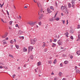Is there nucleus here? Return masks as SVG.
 Instances as JSON below:
<instances>
[{
    "instance_id": "1",
    "label": "nucleus",
    "mask_w": 80,
    "mask_h": 80,
    "mask_svg": "<svg viewBox=\"0 0 80 80\" xmlns=\"http://www.w3.org/2000/svg\"><path fill=\"white\" fill-rule=\"evenodd\" d=\"M61 9V10L63 12H64L66 14H68V10L67 9L66 6H62Z\"/></svg>"
},
{
    "instance_id": "2",
    "label": "nucleus",
    "mask_w": 80,
    "mask_h": 80,
    "mask_svg": "<svg viewBox=\"0 0 80 80\" xmlns=\"http://www.w3.org/2000/svg\"><path fill=\"white\" fill-rule=\"evenodd\" d=\"M37 39L36 38H35L33 39H31V44L32 45H34L35 43V42H37Z\"/></svg>"
},
{
    "instance_id": "3",
    "label": "nucleus",
    "mask_w": 80,
    "mask_h": 80,
    "mask_svg": "<svg viewBox=\"0 0 80 80\" xmlns=\"http://www.w3.org/2000/svg\"><path fill=\"white\" fill-rule=\"evenodd\" d=\"M58 43L60 46V45H62L63 44V41L60 40H58Z\"/></svg>"
},
{
    "instance_id": "4",
    "label": "nucleus",
    "mask_w": 80,
    "mask_h": 80,
    "mask_svg": "<svg viewBox=\"0 0 80 80\" xmlns=\"http://www.w3.org/2000/svg\"><path fill=\"white\" fill-rule=\"evenodd\" d=\"M33 49V47L32 46H30L28 47V50L29 51V52H30V51L31 50V52H32V50Z\"/></svg>"
},
{
    "instance_id": "5",
    "label": "nucleus",
    "mask_w": 80,
    "mask_h": 80,
    "mask_svg": "<svg viewBox=\"0 0 80 80\" xmlns=\"http://www.w3.org/2000/svg\"><path fill=\"white\" fill-rule=\"evenodd\" d=\"M8 35V33L7 32L5 34L2 36V38H5L6 37H7V36Z\"/></svg>"
},
{
    "instance_id": "6",
    "label": "nucleus",
    "mask_w": 80,
    "mask_h": 80,
    "mask_svg": "<svg viewBox=\"0 0 80 80\" xmlns=\"http://www.w3.org/2000/svg\"><path fill=\"white\" fill-rule=\"evenodd\" d=\"M47 11L48 13H52V11L48 8H47Z\"/></svg>"
},
{
    "instance_id": "7",
    "label": "nucleus",
    "mask_w": 80,
    "mask_h": 80,
    "mask_svg": "<svg viewBox=\"0 0 80 80\" xmlns=\"http://www.w3.org/2000/svg\"><path fill=\"white\" fill-rule=\"evenodd\" d=\"M22 33H23V32L21 30H19L18 32V34L19 35H21V34H22Z\"/></svg>"
},
{
    "instance_id": "8",
    "label": "nucleus",
    "mask_w": 80,
    "mask_h": 80,
    "mask_svg": "<svg viewBox=\"0 0 80 80\" xmlns=\"http://www.w3.org/2000/svg\"><path fill=\"white\" fill-rule=\"evenodd\" d=\"M50 9H51V10H52L53 11H54V8H53V7L51 6L50 7Z\"/></svg>"
},
{
    "instance_id": "9",
    "label": "nucleus",
    "mask_w": 80,
    "mask_h": 80,
    "mask_svg": "<svg viewBox=\"0 0 80 80\" xmlns=\"http://www.w3.org/2000/svg\"><path fill=\"white\" fill-rule=\"evenodd\" d=\"M76 72L77 73H80V70L78 69H77L76 71Z\"/></svg>"
},
{
    "instance_id": "10",
    "label": "nucleus",
    "mask_w": 80,
    "mask_h": 80,
    "mask_svg": "<svg viewBox=\"0 0 80 80\" xmlns=\"http://www.w3.org/2000/svg\"><path fill=\"white\" fill-rule=\"evenodd\" d=\"M43 17V14H41V16H40L39 17V19L40 20V19H41V18H42Z\"/></svg>"
},
{
    "instance_id": "11",
    "label": "nucleus",
    "mask_w": 80,
    "mask_h": 80,
    "mask_svg": "<svg viewBox=\"0 0 80 80\" xmlns=\"http://www.w3.org/2000/svg\"><path fill=\"white\" fill-rule=\"evenodd\" d=\"M64 64H65V65H67V64H68V61H65L64 62Z\"/></svg>"
},
{
    "instance_id": "12",
    "label": "nucleus",
    "mask_w": 80,
    "mask_h": 80,
    "mask_svg": "<svg viewBox=\"0 0 80 80\" xmlns=\"http://www.w3.org/2000/svg\"><path fill=\"white\" fill-rule=\"evenodd\" d=\"M37 23V22H32V26L34 25L35 24H36Z\"/></svg>"
},
{
    "instance_id": "13",
    "label": "nucleus",
    "mask_w": 80,
    "mask_h": 80,
    "mask_svg": "<svg viewBox=\"0 0 80 80\" xmlns=\"http://www.w3.org/2000/svg\"><path fill=\"white\" fill-rule=\"evenodd\" d=\"M55 20L56 21H59V20H60V18L58 17H57L55 19Z\"/></svg>"
},
{
    "instance_id": "14",
    "label": "nucleus",
    "mask_w": 80,
    "mask_h": 80,
    "mask_svg": "<svg viewBox=\"0 0 80 80\" xmlns=\"http://www.w3.org/2000/svg\"><path fill=\"white\" fill-rule=\"evenodd\" d=\"M28 24H29L31 26H32V21L29 22H28Z\"/></svg>"
},
{
    "instance_id": "15",
    "label": "nucleus",
    "mask_w": 80,
    "mask_h": 80,
    "mask_svg": "<svg viewBox=\"0 0 80 80\" xmlns=\"http://www.w3.org/2000/svg\"><path fill=\"white\" fill-rule=\"evenodd\" d=\"M65 35L67 37H68V32H67L66 33H65Z\"/></svg>"
},
{
    "instance_id": "16",
    "label": "nucleus",
    "mask_w": 80,
    "mask_h": 80,
    "mask_svg": "<svg viewBox=\"0 0 80 80\" xmlns=\"http://www.w3.org/2000/svg\"><path fill=\"white\" fill-rule=\"evenodd\" d=\"M42 63L41 62H39L38 63V65H37V66H40V65H41V64Z\"/></svg>"
},
{
    "instance_id": "17",
    "label": "nucleus",
    "mask_w": 80,
    "mask_h": 80,
    "mask_svg": "<svg viewBox=\"0 0 80 80\" xmlns=\"http://www.w3.org/2000/svg\"><path fill=\"white\" fill-rule=\"evenodd\" d=\"M42 44V47H45V46L46 45V44H45V42H43Z\"/></svg>"
},
{
    "instance_id": "18",
    "label": "nucleus",
    "mask_w": 80,
    "mask_h": 80,
    "mask_svg": "<svg viewBox=\"0 0 80 80\" xmlns=\"http://www.w3.org/2000/svg\"><path fill=\"white\" fill-rule=\"evenodd\" d=\"M52 47H56V44L54 43H52Z\"/></svg>"
},
{
    "instance_id": "19",
    "label": "nucleus",
    "mask_w": 80,
    "mask_h": 80,
    "mask_svg": "<svg viewBox=\"0 0 80 80\" xmlns=\"http://www.w3.org/2000/svg\"><path fill=\"white\" fill-rule=\"evenodd\" d=\"M77 55H78H78H80V51H77Z\"/></svg>"
},
{
    "instance_id": "20",
    "label": "nucleus",
    "mask_w": 80,
    "mask_h": 80,
    "mask_svg": "<svg viewBox=\"0 0 80 80\" xmlns=\"http://www.w3.org/2000/svg\"><path fill=\"white\" fill-rule=\"evenodd\" d=\"M70 33H74V31L73 30H72L70 31Z\"/></svg>"
},
{
    "instance_id": "21",
    "label": "nucleus",
    "mask_w": 80,
    "mask_h": 80,
    "mask_svg": "<svg viewBox=\"0 0 80 80\" xmlns=\"http://www.w3.org/2000/svg\"><path fill=\"white\" fill-rule=\"evenodd\" d=\"M62 72H59V73L58 75H59V76H60V77H61V76H62Z\"/></svg>"
},
{
    "instance_id": "22",
    "label": "nucleus",
    "mask_w": 80,
    "mask_h": 80,
    "mask_svg": "<svg viewBox=\"0 0 80 80\" xmlns=\"http://www.w3.org/2000/svg\"><path fill=\"white\" fill-rule=\"evenodd\" d=\"M10 43H12V44H13L14 42L12 40H11L10 41Z\"/></svg>"
},
{
    "instance_id": "23",
    "label": "nucleus",
    "mask_w": 80,
    "mask_h": 80,
    "mask_svg": "<svg viewBox=\"0 0 80 80\" xmlns=\"http://www.w3.org/2000/svg\"><path fill=\"white\" fill-rule=\"evenodd\" d=\"M24 52H27V49L25 48H24L23 49Z\"/></svg>"
},
{
    "instance_id": "24",
    "label": "nucleus",
    "mask_w": 80,
    "mask_h": 80,
    "mask_svg": "<svg viewBox=\"0 0 80 80\" xmlns=\"http://www.w3.org/2000/svg\"><path fill=\"white\" fill-rule=\"evenodd\" d=\"M68 6L69 8H71V7H72L71 6V4H70V3H68Z\"/></svg>"
},
{
    "instance_id": "25",
    "label": "nucleus",
    "mask_w": 80,
    "mask_h": 80,
    "mask_svg": "<svg viewBox=\"0 0 80 80\" xmlns=\"http://www.w3.org/2000/svg\"><path fill=\"white\" fill-rule=\"evenodd\" d=\"M38 24L40 26H41L42 25V22H38Z\"/></svg>"
},
{
    "instance_id": "26",
    "label": "nucleus",
    "mask_w": 80,
    "mask_h": 80,
    "mask_svg": "<svg viewBox=\"0 0 80 80\" xmlns=\"http://www.w3.org/2000/svg\"><path fill=\"white\" fill-rule=\"evenodd\" d=\"M49 22H52L53 21V19L50 18L49 19Z\"/></svg>"
},
{
    "instance_id": "27",
    "label": "nucleus",
    "mask_w": 80,
    "mask_h": 80,
    "mask_svg": "<svg viewBox=\"0 0 80 80\" xmlns=\"http://www.w3.org/2000/svg\"><path fill=\"white\" fill-rule=\"evenodd\" d=\"M12 23H13V21H11L10 22H9L10 25H12Z\"/></svg>"
},
{
    "instance_id": "28",
    "label": "nucleus",
    "mask_w": 80,
    "mask_h": 80,
    "mask_svg": "<svg viewBox=\"0 0 80 80\" xmlns=\"http://www.w3.org/2000/svg\"><path fill=\"white\" fill-rule=\"evenodd\" d=\"M72 4H73V5L74 4H75V1L74 0H72Z\"/></svg>"
},
{
    "instance_id": "29",
    "label": "nucleus",
    "mask_w": 80,
    "mask_h": 80,
    "mask_svg": "<svg viewBox=\"0 0 80 80\" xmlns=\"http://www.w3.org/2000/svg\"><path fill=\"white\" fill-rule=\"evenodd\" d=\"M57 63V59H55L53 62V63Z\"/></svg>"
},
{
    "instance_id": "30",
    "label": "nucleus",
    "mask_w": 80,
    "mask_h": 80,
    "mask_svg": "<svg viewBox=\"0 0 80 80\" xmlns=\"http://www.w3.org/2000/svg\"><path fill=\"white\" fill-rule=\"evenodd\" d=\"M15 46L17 48V49H18V48H19V47L18 46L16 45Z\"/></svg>"
},
{
    "instance_id": "31",
    "label": "nucleus",
    "mask_w": 80,
    "mask_h": 80,
    "mask_svg": "<svg viewBox=\"0 0 80 80\" xmlns=\"http://www.w3.org/2000/svg\"><path fill=\"white\" fill-rule=\"evenodd\" d=\"M9 57H12V58H13V56L12 55H11L10 54H9Z\"/></svg>"
},
{
    "instance_id": "32",
    "label": "nucleus",
    "mask_w": 80,
    "mask_h": 80,
    "mask_svg": "<svg viewBox=\"0 0 80 80\" xmlns=\"http://www.w3.org/2000/svg\"><path fill=\"white\" fill-rule=\"evenodd\" d=\"M0 64L1 65H4L5 64H4V63H0Z\"/></svg>"
},
{
    "instance_id": "33",
    "label": "nucleus",
    "mask_w": 80,
    "mask_h": 80,
    "mask_svg": "<svg viewBox=\"0 0 80 80\" xmlns=\"http://www.w3.org/2000/svg\"><path fill=\"white\" fill-rule=\"evenodd\" d=\"M30 58L32 59V60H33V55H31L30 56Z\"/></svg>"
},
{
    "instance_id": "34",
    "label": "nucleus",
    "mask_w": 80,
    "mask_h": 80,
    "mask_svg": "<svg viewBox=\"0 0 80 80\" xmlns=\"http://www.w3.org/2000/svg\"><path fill=\"white\" fill-rule=\"evenodd\" d=\"M74 68H75L74 69V70H77V69L78 68V67L77 66H76L74 67Z\"/></svg>"
},
{
    "instance_id": "35",
    "label": "nucleus",
    "mask_w": 80,
    "mask_h": 80,
    "mask_svg": "<svg viewBox=\"0 0 80 80\" xmlns=\"http://www.w3.org/2000/svg\"><path fill=\"white\" fill-rule=\"evenodd\" d=\"M62 23H63V24H65V20H62Z\"/></svg>"
},
{
    "instance_id": "36",
    "label": "nucleus",
    "mask_w": 80,
    "mask_h": 80,
    "mask_svg": "<svg viewBox=\"0 0 80 80\" xmlns=\"http://www.w3.org/2000/svg\"><path fill=\"white\" fill-rule=\"evenodd\" d=\"M60 66L61 67H63V64H62V63H61L60 64Z\"/></svg>"
},
{
    "instance_id": "37",
    "label": "nucleus",
    "mask_w": 80,
    "mask_h": 80,
    "mask_svg": "<svg viewBox=\"0 0 80 80\" xmlns=\"http://www.w3.org/2000/svg\"><path fill=\"white\" fill-rule=\"evenodd\" d=\"M48 63H49L50 64H51V63H52V61H48Z\"/></svg>"
},
{
    "instance_id": "38",
    "label": "nucleus",
    "mask_w": 80,
    "mask_h": 80,
    "mask_svg": "<svg viewBox=\"0 0 80 80\" xmlns=\"http://www.w3.org/2000/svg\"><path fill=\"white\" fill-rule=\"evenodd\" d=\"M6 12H7V13L8 16H9V12H8V11L7 10L6 11Z\"/></svg>"
},
{
    "instance_id": "39",
    "label": "nucleus",
    "mask_w": 80,
    "mask_h": 80,
    "mask_svg": "<svg viewBox=\"0 0 80 80\" xmlns=\"http://www.w3.org/2000/svg\"><path fill=\"white\" fill-rule=\"evenodd\" d=\"M3 43L4 44H7V42L5 41V42H3Z\"/></svg>"
},
{
    "instance_id": "40",
    "label": "nucleus",
    "mask_w": 80,
    "mask_h": 80,
    "mask_svg": "<svg viewBox=\"0 0 80 80\" xmlns=\"http://www.w3.org/2000/svg\"><path fill=\"white\" fill-rule=\"evenodd\" d=\"M71 39H72V40H73V36H71Z\"/></svg>"
},
{
    "instance_id": "41",
    "label": "nucleus",
    "mask_w": 80,
    "mask_h": 80,
    "mask_svg": "<svg viewBox=\"0 0 80 80\" xmlns=\"http://www.w3.org/2000/svg\"><path fill=\"white\" fill-rule=\"evenodd\" d=\"M80 28V25H78V28Z\"/></svg>"
},
{
    "instance_id": "42",
    "label": "nucleus",
    "mask_w": 80,
    "mask_h": 80,
    "mask_svg": "<svg viewBox=\"0 0 80 80\" xmlns=\"http://www.w3.org/2000/svg\"><path fill=\"white\" fill-rule=\"evenodd\" d=\"M74 5H75V4H72V7L73 8H74L75 7L74 6Z\"/></svg>"
},
{
    "instance_id": "43",
    "label": "nucleus",
    "mask_w": 80,
    "mask_h": 80,
    "mask_svg": "<svg viewBox=\"0 0 80 80\" xmlns=\"http://www.w3.org/2000/svg\"><path fill=\"white\" fill-rule=\"evenodd\" d=\"M70 58L71 59H72L73 58V56L71 55L70 56Z\"/></svg>"
},
{
    "instance_id": "44",
    "label": "nucleus",
    "mask_w": 80,
    "mask_h": 80,
    "mask_svg": "<svg viewBox=\"0 0 80 80\" xmlns=\"http://www.w3.org/2000/svg\"><path fill=\"white\" fill-rule=\"evenodd\" d=\"M15 74H14V75H12V77H13V78H15Z\"/></svg>"
},
{
    "instance_id": "45",
    "label": "nucleus",
    "mask_w": 80,
    "mask_h": 80,
    "mask_svg": "<svg viewBox=\"0 0 80 80\" xmlns=\"http://www.w3.org/2000/svg\"><path fill=\"white\" fill-rule=\"evenodd\" d=\"M53 42H57V39H54Z\"/></svg>"
},
{
    "instance_id": "46",
    "label": "nucleus",
    "mask_w": 80,
    "mask_h": 80,
    "mask_svg": "<svg viewBox=\"0 0 80 80\" xmlns=\"http://www.w3.org/2000/svg\"><path fill=\"white\" fill-rule=\"evenodd\" d=\"M40 12L41 13H42V12H43V9H41V10H40Z\"/></svg>"
},
{
    "instance_id": "47",
    "label": "nucleus",
    "mask_w": 80,
    "mask_h": 80,
    "mask_svg": "<svg viewBox=\"0 0 80 80\" xmlns=\"http://www.w3.org/2000/svg\"><path fill=\"white\" fill-rule=\"evenodd\" d=\"M78 39L79 40H80V35L79 34L78 35Z\"/></svg>"
},
{
    "instance_id": "48",
    "label": "nucleus",
    "mask_w": 80,
    "mask_h": 80,
    "mask_svg": "<svg viewBox=\"0 0 80 80\" xmlns=\"http://www.w3.org/2000/svg\"><path fill=\"white\" fill-rule=\"evenodd\" d=\"M27 65L26 64H24V68L26 67H27Z\"/></svg>"
},
{
    "instance_id": "49",
    "label": "nucleus",
    "mask_w": 80,
    "mask_h": 80,
    "mask_svg": "<svg viewBox=\"0 0 80 80\" xmlns=\"http://www.w3.org/2000/svg\"><path fill=\"white\" fill-rule=\"evenodd\" d=\"M54 80H58L57 79V78H54Z\"/></svg>"
},
{
    "instance_id": "50",
    "label": "nucleus",
    "mask_w": 80,
    "mask_h": 80,
    "mask_svg": "<svg viewBox=\"0 0 80 80\" xmlns=\"http://www.w3.org/2000/svg\"><path fill=\"white\" fill-rule=\"evenodd\" d=\"M3 68V67L2 66H0V68H1V69Z\"/></svg>"
},
{
    "instance_id": "51",
    "label": "nucleus",
    "mask_w": 80,
    "mask_h": 80,
    "mask_svg": "<svg viewBox=\"0 0 80 80\" xmlns=\"http://www.w3.org/2000/svg\"><path fill=\"white\" fill-rule=\"evenodd\" d=\"M18 24H17L15 25V27H18Z\"/></svg>"
},
{
    "instance_id": "52",
    "label": "nucleus",
    "mask_w": 80,
    "mask_h": 80,
    "mask_svg": "<svg viewBox=\"0 0 80 80\" xmlns=\"http://www.w3.org/2000/svg\"><path fill=\"white\" fill-rule=\"evenodd\" d=\"M5 39H6V40H8V37L6 38H5Z\"/></svg>"
},
{
    "instance_id": "53",
    "label": "nucleus",
    "mask_w": 80,
    "mask_h": 80,
    "mask_svg": "<svg viewBox=\"0 0 80 80\" xmlns=\"http://www.w3.org/2000/svg\"><path fill=\"white\" fill-rule=\"evenodd\" d=\"M0 5L1 6L0 7H1V8H2V7H3V6L2 5V4H0Z\"/></svg>"
},
{
    "instance_id": "54",
    "label": "nucleus",
    "mask_w": 80,
    "mask_h": 80,
    "mask_svg": "<svg viewBox=\"0 0 80 80\" xmlns=\"http://www.w3.org/2000/svg\"><path fill=\"white\" fill-rule=\"evenodd\" d=\"M14 40L15 43H16V39H14Z\"/></svg>"
},
{
    "instance_id": "55",
    "label": "nucleus",
    "mask_w": 80,
    "mask_h": 80,
    "mask_svg": "<svg viewBox=\"0 0 80 80\" xmlns=\"http://www.w3.org/2000/svg\"><path fill=\"white\" fill-rule=\"evenodd\" d=\"M50 42H52V39H50Z\"/></svg>"
},
{
    "instance_id": "56",
    "label": "nucleus",
    "mask_w": 80,
    "mask_h": 80,
    "mask_svg": "<svg viewBox=\"0 0 80 80\" xmlns=\"http://www.w3.org/2000/svg\"><path fill=\"white\" fill-rule=\"evenodd\" d=\"M63 57H66V56L65 54H63Z\"/></svg>"
},
{
    "instance_id": "57",
    "label": "nucleus",
    "mask_w": 80,
    "mask_h": 80,
    "mask_svg": "<svg viewBox=\"0 0 80 80\" xmlns=\"http://www.w3.org/2000/svg\"><path fill=\"white\" fill-rule=\"evenodd\" d=\"M1 21H2V22H4V21H3V19H1Z\"/></svg>"
},
{
    "instance_id": "58",
    "label": "nucleus",
    "mask_w": 80,
    "mask_h": 80,
    "mask_svg": "<svg viewBox=\"0 0 80 80\" xmlns=\"http://www.w3.org/2000/svg\"><path fill=\"white\" fill-rule=\"evenodd\" d=\"M24 8H27V7L26 6H25L24 7Z\"/></svg>"
},
{
    "instance_id": "59",
    "label": "nucleus",
    "mask_w": 80,
    "mask_h": 80,
    "mask_svg": "<svg viewBox=\"0 0 80 80\" xmlns=\"http://www.w3.org/2000/svg\"><path fill=\"white\" fill-rule=\"evenodd\" d=\"M67 25H68V20H67Z\"/></svg>"
},
{
    "instance_id": "60",
    "label": "nucleus",
    "mask_w": 80,
    "mask_h": 80,
    "mask_svg": "<svg viewBox=\"0 0 80 80\" xmlns=\"http://www.w3.org/2000/svg\"><path fill=\"white\" fill-rule=\"evenodd\" d=\"M61 15L62 16H63V13H61Z\"/></svg>"
},
{
    "instance_id": "61",
    "label": "nucleus",
    "mask_w": 80,
    "mask_h": 80,
    "mask_svg": "<svg viewBox=\"0 0 80 80\" xmlns=\"http://www.w3.org/2000/svg\"><path fill=\"white\" fill-rule=\"evenodd\" d=\"M36 26L37 28H38V25H36Z\"/></svg>"
},
{
    "instance_id": "62",
    "label": "nucleus",
    "mask_w": 80,
    "mask_h": 80,
    "mask_svg": "<svg viewBox=\"0 0 80 80\" xmlns=\"http://www.w3.org/2000/svg\"><path fill=\"white\" fill-rule=\"evenodd\" d=\"M6 40L4 39V40H2V42H4V41H5Z\"/></svg>"
},
{
    "instance_id": "63",
    "label": "nucleus",
    "mask_w": 80,
    "mask_h": 80,
    "mask_svg": "<svg viewBox=\"0 0 80 80\" xmlns=\"http://www.w3.org/2000/svg\"><path fill=\"white\" fill-rule=\"evenodd\" d=\"M62 80H66L65 78H63Z\"/></svg>"
},
{
    "instance_id": "64",
    "label": "nucleus",
    "mask_w": 80,
    "mask_h": 80,
    "mask_svg": "<svg viewBox=\"0 0 80 80\" xmlns=\"http://www.w3.org/2000/svg\"><path fill=\"white\" fill-rule=\"evenodd\" d=\"M51 75H54V73H53V72L52 73Z\"/></svg>"
}]
</instances>
